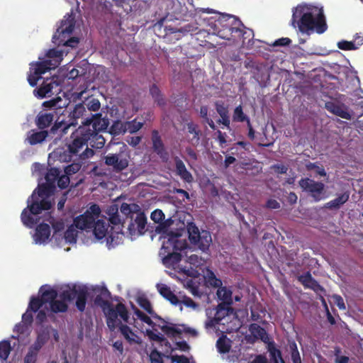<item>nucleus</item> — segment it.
I'll list each match as a JSON object with an SVG mask.
<instances>
[{
    "mask_svg": "<svg viewBox=\"0 0 363 363\" xmlns=\"http://www.w3.org/2000/svg\"><path fill=\"white\" fill-rule=\"evenodd\" d=\"M78 291L79 289H77L75 286H74L72 289L63 290L60 294V298L65 302L72 301L75 298Z\"/></svg>",
    "mask_w": 363,
    "mask_h": 363,
    "instance_id": "53",
    "label": "nucleus"
},
{
    "mask_svg": "<svg viewBox=\"0 0 363 363\" xmlns=\"http://www.w3.org/2000/svg\"><path fill=\"white\" fill-rule=\"evenodd\" d=\"M152 149L154 152L163 160L167 161L169 154L165 150L164 145L161 139L159 132L154 130L152 132Z\"/></svg>",
    "mask_w": 363,
    "mask_h": 363,
    "instance_id": "19",
    "label": "nucleus"
},
{
    "mask_svg": "<svg viewBox=\"0 0 363 363\" xmlns=\"http://www.w3.org/2000/svg\"><path fill=\"white\" fill-rule=\"evenodd\" d=\"M215 108L220 118L217 121L218 124H223L227 128H230V120L228 107L223 101H218L215 103Z\"/></svg>",
    "mask_w": 363,
    "mask_h": 363,
    "instance_id": "24",
    "label": "nucleus"
},
{
    "mask_svg": "<svg viewBox=\"0 0 363 363\" xmlns=\"http://www.w3.org/2000/svg\"><path fill=\"white\" fill-rule=\"evenodd\" d=\"M89 116V114L87 113L84 104H77L74 106L73 110L68 115V123H67L63 121H58L56 120L50 128V133L55 135L60 131L61 135L66 134L70 126H76L78 125V119L82 118V121H84V119Z\"/></svg>",
    "mask_w": 363,
    "mask_h": 363,
    "instance_id": "8",
    "label": "nucleus"
},
{
    "mask_svg": "<svg viewBox=\"0 0 363 363\" xmlns=\"http://www.w3.org/2000/svg\"><path fill=\"white\" fill-rule=\"evenodd\" d=\"M248 116L243 112L241 105L235 108L233 113V121L234 122H245Z\"/></svg>",
    "mask_w": 363,
    "mask_h": 363,
    "instance_id": "54",
    "label": "nucleus"
},
{
    "mask_svg": "<svg viewBox=\"0 0 363 363\" xmlns=\"http://www.w3.org/2000/svg\"><path fill=\"white\" fill-rule=\"evenodd\" d=\"M120 211L127 218H130L133 220L134 214L140 211V207L136 203H123L120 207Z\"/></svg>",
    "mask_w": 363,
    "mask_h": 363,
    "instance_id": "40",
    "label": "nucleus"
},
{
    "mask_svg": "<svg viewBox=\"0 0 363 363\" xmlns=\"http://www.w3.org/2000/svg\"><path fill=\"white\" fill-rule=\"evenodd\" d=\"M268 352L269 353L270 361L272 363H285L281 357V351L272 343L269 344Z\"/></svg>",
    "mask_w": 363,
    "mask_h": 363,
    "instance_id": "44",
    "label": "nucleus"
},
{
    "mask_svg": "<svg viewBox=\"0 0 363 363\" xmlns=\"http://www.w3.org/2000/svg\"><path fill=\"white\" fill-rule=\"evenodd\" d=\"M160 294L165 299L169 301L172 305L177 306L180 303L178 297L171 290L170 287L166 284H160L157 286Z\"/></svg>",
    "mask_w": 363,
    "mask_h": 363,
    "instance_id": "32",
    "label": "nucleus"
},
{
    "mask_svg": "<svg viewBox=\"0 0 363 363\" xmlns=\"http://www.w3.org/2000/svg\"><path fill=\"white\" fill-rule=\"evenodd\" d=\"M56 186L50 185L48 183L38 186L37 195L34 191L28 199V207L24 208L21 213V220L23 223L29 228H32L36 224L37 220L31 216L38 215L43 210H49L51 208V202L45 197L51 195L55 190Z\"/></svg>",
    "mask_w": 363,
    "mask_h": 363,
    "instance_id": "4",
    "label": "nucleus"
},
{
    "mask_svg": "<svg viewBox=\"0 0 363 363\" xmlns=\"http://www.w3.org/2000/svg\"><path fill=\"white\" fill-rule=\"evenodd\" d=\"M82 103L84 104V106L87 111L96 112L101 108V103L99 100L94 97L87 98Z\"/></svg>",
    "mask_w": 363,
    "mask_h": 363,
    "instance_id": "49",
    "label": "nucleus"
},
{
    "mask_svg": "<svg viewBox=\"0 0 363 363\" xmlns=\"http://www.w3.org/2000/svg\"><path fill=\"white\" fill-rule=\"evenodd\" d=\"M50 228L47 223H40L35 228V233L33 235L34 241L36 244H43L46 242L50 236Z\"/></svg>",
    "mask_w": 363,
    "mask_h": 363,
    "instance_id": "25",
    "label": "nucleus"
},
{
    "mask_svg": "<svg viewBox=\"0 0 363 363\" xmlns=\"http://www.w3.org/2000/svg\"><path fill=\"white\" fill-rule=\"evenodd\" d=\"M56 115L57 112L54 111H40L35 118V124L39 130H45V128L50 127L53 123Z\"/></svg>",
    "mask_w": 363,
    "mask_h": 363,
    "instance_id": "16",
    "label": "nucleus"
},
{
    "mask_svg": "<svg viewBox=\"0 0 363 363\" xmlns=\"http://www.w3.org/2000/svg\"><path fill=\"white\" fill-rule=\"evenodd\" d=\"M200 235L201 233L196 225L189 228V239L192 244L196 242V240L199 238Z\"/></svg>",
    "mask_w": 363,
    "mask_h": 363,
    "instance_id": "62",
    "label": "nucleus"
},
{
    "mask_svg": "<svg viewBox=\"0 0 363 363\" xmlns=\"http://www.w3.org/2000/svg\"><path fill=\"white\" fill-rule=\"evenodd\" d=\"M69 182L70 179L69 175L65 174L61 176L59 175L57 183L60 189H65L69 186Z\"/></svg>",
    "mask_w": 363,
    "mask_h": 363,
    "instance_id": "61",
    "label": "nucleus"
},
{
    "mask_svg": "<svg viewBox=\"0 0 363 363\" xmlns=\"http://www.w3.org/2000/svg\"><path fill=\"white\" fill-rule=\"evenodd\" d=\"M157 7L155 16H157V23L164 27L167 35L176 34L177 39H179L191 30V26L189 24L180 28L167 25L168 22L174 19L179 20L182 17L183 7L178 0H157Z\"/></svg>",
    "mask_w": 363,
    "mask_h": 363,
    "instance_id": "3",
    "label": "nucleus"
},
{
    "mask_svg": "<svg viewBox=\"0 0 363 363\" xmlns=\"http://www.w3.org/2000/svg\"><path fill=\"white\" fill-rule=\"evenodd\" d=\"M77 23L76 13L72 9L60 21L56 32L52 36V42L57 46L63 45L76 48L79 42L77 37L72 36Z\"/></svg>",
    "mask_w": 363,
    "mask_h": 363,
    "instance_id": "6",
    "label": "nucleus"
},
{
    "mask_svg": "<svg viewBox=\"0 0 363 363\" xmlns=\"http://www.w3.org/2000/svg\"><path fill=\"white\" fill-rule=\"evenodd\" d=\"M108 223L103 220H96L93 226V233L95 238L98 240H101L106 237L107 243L113 247L118 244L117 239L118 238V233L114 234L112 232H108Z\"/></svg>",
    "mask_w": 363,
    "mask_h": 363,
    "instance_id": "12",
    "label": "nucleus"
},
{
    "mask_svg": "<svg viewBox=\"0 0 363 363\" xmlns=\"http://www.w3.org/2000/svg\"><path fill=\"white\" fill-rule=\"evenodd\" d=\"M38 354V353L28 350L24 357L23 363H37Z\"/></svg>",
    "mask_w": 363,
    "mask_h": 363,
    "instance_id": "64",
    "label": "nucleus"
},
{
    "mask_svg": "<svg viewBox=\"0 0 363 363\" xmlns=\"http://www.w3.org/2000/svg\"><path fill=\"white\" fill-rule=\"evenodd\" d=\"M325 108L333 114L342 118L350 120L351 116L347 108L344 104H340L333 101H328L325 104Z\"/></svg>",
    "mask_w": 363,
    "mask_h": 363,
    "instance_id": "22",
    "label": "nucleus"
},
{
    "mask_svg": "<svg viewBox=\"0 0 363 363\" xmlns=\"http://www.w3.org/2000/svg\"><path fill=\"white\" fill-rule=\"evenodd\" d=\"M135 218L131 220L130 223L128 225V230L131 235L135 233V225H137V230L139 234H142L147 224V218L143 212L138 211L135 213Z\"/></svg>",
    "mask_w": 363,
    "mask_h": 363,
    "instance_id": "20",
    "label": "nucleus"
},
{
    "mask_svg": "<svg viewBox=\"0 0 363 363\" xmlns=\"http://www.w3.org/2000/svg\"><path fill=\"white\" fill-rule=\"evenodd\" d=\"M50 63V61H47L46 60L43 62H36L30 67V72H33L35 75L41 77L46 72L55 69Z\"/></svg>",
    "mask_w": 363,
    "mask_h": 363,
    "instance_id": "34",
    "label": "nucleus"
},
{
    "mask_svg": "<svg viewBox=\"0 0 363 363\" xmlns=\"http://www.w3.org/2000/svg\"><path fill=\"white\" fill-rule=\"evenodd\" d=\"M160 329L167 335L172 337H174L176 335H180L182 333V330L181 329L167 325L160 326Z\"/></svg>",
    "mask_w": 363,
    "mask_h": 363,
    "instance_id": "57",
    "label": "nucleus"
},
{
    "mask_svg": "<svg viewBox=\"0 0 363 363\" xmlns=\"http://www.w3.org/2000/svg\"><path fill=\"white\" fill-rule=\"evenodd\" d=\"M216 295L218 299L222 301L220 303L228 304V306L233 305V291L230 288L227 286L219 287L217 290Z\"/></svg>",
    "mask_w": 363,
    "mask_h": 363,
    "instance_id": "33",
    "label": "nucleus"
},
{
    "mask_svg": "<svg viewBox=\"0 0 363 363\" xmlns=\"http://www.w3.org/2000/svg\"><path fill=\"white\" fill-rule=\"evenodd\" d=\"M60 174V170L59 168L51 167L49 169L45 176L46 183L56 186V182L57 181Z\"/></svg>",
    "mask_w": 363,
    "mask_h": 363,
    "instance_id": "47",
    "label": "nucleus"
},
{
    "mask_svg": "<svg viewBox=\"0 0 363 363\" xmlns=\"http://www.w3.org/2000/svg\"><path fill=\"white\" fill-rule=\"evenodd\" d=\"M84 133L85 138L87 139V147L90 146L91 148L101 149L104 146L106 140L99 132L91 131L89 128L88 130H84Z\"/></svg>",
    "mask_w": 363,
    "mask_h": 363,
    "instance_id": "18",
    "label": "nucleus"
},
{
    "mask_svg": "<svg viewBox=\"0 0 363 363\" xmlns=\"http://www.w3.org/2000/svg\"><path fill=\"white\" fill-rule=\"evenodd\" d=\"M181 233L169 231L168 239L164 242L162 247L160 250V255H164L166 250H171L174 252L182 251L187 248L188 245L186 240L179 239Z\"/></svg>",
    "mask_w": 363,
    "mask_h": 363,
    "instance_id": "14",
    "label": "nucleus"
},
{
    "mask_svg": "<svg viewBox=\"0 0 363 363\" xmlns=\"http://www.w3.org/2000/svg\"><path fill=\"white\" fill-rule=\"evenodd\" d=\"M297 279L306 289H312L315 292L324 290L323 287L312 277L310 272L298 276Z\"/></svg>",
    "mask_w": 363,
    "mask_h": 363,
    "instance_id": "21",
    "label": "nucleus"
},
{
    "mask_svg": "<svg viewBox=\"0 0 363 363\" xmlns=\"http://www.w3.org/2000/svg\"><path fill=\"white\" fill-rule=\"evenodd\" d=\"M162 256V262L168 268H176V265L182 259V254L179 252H174L171 250H166L164 255H160Z\"/></svg>",
    "mask_w": 363,
    "mask_h": 363,
    "instance_id": "27",
    "label": "nucleus"
},
{
    "mask_svg": "<svg viewBox=\"0 0 363 363\" xmlns=\"http://www.w3.org/2000/svg\"><path fill=\"white\" fill-rule=\"evenodd\" d=\"M316 11V7L306 4L298 5L292 11L291 26L294 28L298 27L302 33H307L314 29L318 34L323 33L328 28L325 16L323 10L320 9L315 17L314 11Z\"/></svg>",
    "mask_w": 363,
    "mask_h": 363,
    "instance_id": "2",
    "label": "nucleus"
},
{
    "mask_svg": "<svg viewBox=\"0 0 363 363\" xmlns=\"http://www.w3.org/2000/svg\"><path fill=\"white\" fill-rule=\"evenodd\" d=\"M86 145L87 139L85 138L84 129L77 130L72 134L69 142L63 147L56 148L50 157L62 162L86 160L94 155V151L87 147Z\"/></svg>",
    "mask_w": 363,
    "mask_h": 363,
    "instance_id": "1",
    "label": "nucleus"
},
{
    "mask_svg": "<svg viewBox=\"0 0 363 363\" xmlns=\"http://www.w3.org/2000/svg\"><path fill=\"white\" fill-rule=\"evenodd\" d=\"M174 162L177 175L184 182L191 183L194 181V177L191 173L186 169L184 162L177 156L174 157Z\"/></svg>",
    "mask_w": 363,
    "mask_h": 363,
    "instance_id": "23",
    "label": "nucleus"
},
{
    "mask_svg": "<svg viewBox=\"0 0 363 363\" xmlns=\"http://www.w3.org/2000/svg\"><path fill=\"white\" fill-rule=\"evenodd\" d=\"M57 292L55 289L48 287L45 289L44 286L40 287L38 296H32L29 301V308L32 309L33 312H37L43 307L44 304L49 303V305L57 297Z\"/></svg>",
    "mask_w": 363,
    "mask_h": 363,
    "instance_id": "11",
    "label": "nucleus"
},
{
    "mask_svg": "<svg viewBox=\"0 0 363 363\" xmlns=\"http://www.w3.org/2000/svg\"><path fill=\"white\" fill-rule=\"evenodd\" d=\"M249 331L253 337V342L259 339L262 342H267L269 340L268 335L264 328L257 323H251L249 325Z\"/></svg>",
    "mask_w": 363,
    "mask_h": 363,
    "instance_id": "29",
    "label": "nucleus"
},
{
    "mask_svg": "<svg viewBox=\"0 0 363 363\" xmlns=\"http://www.w3.org/2000/svg\"><path fill=\"white\" fill-rule=\"evenodd\" d=\"M349 194L345 192L339 195L337 198L326 203L325 207L330 210H337L349 199Z\"/></svg>",
    "mask_w": 363,
    "mask_h": 363,
    "instance_id": "37",
    "label": "nucleus"
},
{
    "mask_svg": "<svg viewBox=\"0 0 363 363\" xmlns=\"http://www.w3.org/2000/svg\"><path fill=\"white\" fill-rule=\"evenodd\" d=\"M131 308L133 310L135 315L137 316L138 319H140V320H142L143 322L145 323L146 324L151 327L155 326V324L152 320V319L148 315L145 314L143 312L140 311L134 304L131 305Z\"/></svg>",
    "mask_w": 363,
    "mask_h": 363,
    "instance_id": "52",
    "label": "nucleus"
},
{
    "mask_svg": "<svg viewBox=\"0 0 363 363\" xmlns=\"http://www.w3.org/2000/svg\"><path fill=\"white\" fill-rule=\"evenodd\" d=\"M151 219L157 223H160L164 219V214L160 209L153 211L150 216Z\"/></svg>",
    "mask_w": 363,
    "mask_h": 363,
    "instance_id": "63",
    "label": "nucleus"
},
{
    "mask_svg": "<svg viewBox=\"0 0 363 363\" xmlns=\"http://www.w3.org/2000/svg\"><path fill=\"white\" fill-rule=\"evenodd\" d=\"M109 124L108 119L102 117V113H96L94 114H89V116L86 117L84 121H82V125L83 126L89 127L92 125L93 130L91 131L100 132L106 130Z\"/></svg>",
    "mask_w": 363,
    "mask_h": 363,
    "instance_id": "15",
    "label": "nucleus"
},
{
    "mask_svg": "<svg viewBox=\"0 0 363 363\" xmlns=\"http://www.w3.org/2000/svg\"><path fill=\"white\" fill-rule=\"evenodd\" d=\"M88 297V292L84 289H79L77 295L76 296V307L80 311L83 312L85 310L86 301Z\"/></svg>",
    "mask_w": 363,
    "mask_h": 363,
    "instance_id": "41",
    "label": "nucleus"
},
{
    "mask_svg": "<svg viewBox=\"0 0 363 363\" xmlns=\"http://www.w3.org/2000/svg\"><path fill=\"white\" fill-rule=\"evenodd\" d=\"M173 223L174 220L171 218H169L167 220H162L157 226V230L159 232H162L168 234L170 231L169 230V228Z\"/></svg>",
    "mask_w": 363,
    "mask_h": 363,
    "instance_id": "58",
    "label": "nucleus"
},
{
    "mask_svg": "<svg viewBox=\"0 0 363 363\" xmlns=\"http://www.w3.org/2000/svg\"><path fill=\"white\" fill-rule=\"evenodd\" d=\"M301 188L309 193L315 201L324 199L325 185L320 182H315L309 178H303L299 181Z\"/></svg>",
    "mask_w": 363,
    "mask_h": 363,
    "instance_id": "13",
    "label": "nucleus"
},
{
    "mask_svg": "<svg viewBox=\"0 0 363 363\" xmlns=\"http://www.w3.org/2000/svg\"><path fill=\"white\" fill-rule=\"evenodd\" d=\"M231 340L225 335H222L216 341V348L220 354L229 352L231 348Z\"/></svg>",
    "mask_w": 363,
    "mask_h": 363,
    "instance_id": "39",
    "label": "nucleus"
},
{
    "mask_svg": "<svg viewBox=\"0 0 363 363\" xmlns=\"http://www.w3.org/2000/svg\"><path fill=\"white\" fill-rule=\"evenodd\" d=\"M11 344L8 340L1 341L0 342V358L6 360L11 352Z\"/></svg>",
    "mask_w": 363,
    "mask_h": 363,
    "instance_id": "55",
    "label": "nucleus"
},
{
    "mask_svg": "<svg viewBox=\"0 0 363 363\" xmlns=\"http://www.w3.org/2000/svg\"><path fill=\"white\" fill-rule=\"evenodd\" d=\"M240 167L245 169L247 172H251V174H257L262 171V167L260 166L259 162L256 160L242 162Z\"/></svg>",
    "mask_w": 363,
    "mask_h": 363,
    "instance_id": "45",
    "label": "nucleus"
},
{
    "mask_svg": "<svg viewBox=\"0 0 363 363\" xmlns=\"http://www.w3.org/2000/svg\"><path fill=\"white\" fill-rule=\"evenodd\" d=\"M53 84L50 82H43L41 86L33 91L34 95L40 99L46 96L48 94L52 93Z\"/></svg>",
    "mask_w": 363,
    "mask_h": 363,
    "instance_id": "43",
    "label": "nucleus"
},
{
    "mask_svg": "<svg viewBox=\"0 0 363 363\" xmlns=\"http://www.w3.org/2000/svg\"><path fill=\"white\" fill-rule=\"evenodd\" d=\"M130 155L126 145L123 144L118 152L108 153L104 156V160L106 165L111 167L116 173L125 170L129 165Z\"/></svg>",
    "mask_w": 363,
    "mask_h": 363,
    "instance_id": "9",
    "label": "nucleus"
},
{
    "mask_svg": "<svg viewBox=\"0 0 363 363\" xmlns=\"http://www.w3.org/2000/svg\"><path fill=\"white\" fill-rule=\"evenodd\" d=\"M82 160L72 161L71 164L65 167V173L67 175H72L77 173L81 168V162Z\"/></svg>",
    "mask_w": 363,
    "mask_h": 363,
    "instance_id": "56",
    "label": "nucleus"
},
{
    "mask_svg": "<svg viewBox=\"0 0 363 363\" xmlns=\"http://www.w3.org/2000/svg\"><path fill=\"white\" fill-rule=\"evenodd\" d=\"M216 27L218 37L233 42L241 38L244 42L246 38L245 35L247 33L244 30L246 28L242 21L232 15H222L216 21Z\"/></svg>",
    "mask_w": 363,
    "mask_h": 363,
    "instance_id": "7",
    "label": "nucleus"
},
{
    "mask_svg": "<svg viewBox=\"0 0 363 363\" xmlns=\"http://www.w3.org/2000/svg\"><path fill=\"white\" fill-rule=\"evenodd\" d=\"M186 128L188 133L193 135V137L190 138L189 142L194 146L198 145L200 143V136L201 135L199 125L193 122H189L186 124Z\"/></svg>",
    "mask_w": 363,
    "mask_h": 363,
    "instance_id": "35",
    "label": "nucleus"
},
{
    "mask_svg": "<svg viewBox=\"0 0 363 363\" xmlns=\"http://www.w3.org/2000/svg\"><path fill=\"white\" fill-rule=\"evenodd\" d=\"M50 311L53 313H65L68 310V305L66 302L61 300L55 299L50 304Z\"/></svg>",
    "mask_w": 363,
    "mask_h": 363,
    "instance_id": "46",
    "label": "nucleus"
},
{
    "mask_svg": "<svg viewBox=\"0 0 363 363\" xmlns=\"http://www.w3.org/2000/svg\"><path fill=\"white\" fill-rule=\"evenodd\" d=\"M101 209L96 204L91 205L83 214L74 219V225L79 230L92 229L94 223L99 217Z\"/></svg>",
    "mask_w": 363,
    "mask_h": 363,
    "instance_id": "10",
    "label": "nucleus"
},
{
    "mask_svg": "<svg viewBox=\"0 0 363 363\" xmlns=\"http://www.w3.org/2000/svg\"><path fill=\"white\" fill-rule=\"evenodd\" d=\"M206 282L209 286L213 287H218V289L222 286L221 280L218 279L212 272H211L210 274H208Z\"/></svg>",
    "mask_w": 363,
    "mask_h": 363,
    "instance_id": "59",
    "label": "nucleus"
},
{
    "mask_svg": "<svg viewBox=\"0 0 363 363\" xmlns=\"http://www.w3.org/2000/svg\"><path fill=\"white\" fill-rule=\"evenodd\" d=\"M50 133V130H37L35 129H31L26 133V137L25 138V143L30 145H35L38 144H42L44 141L46 140L47 138Z\"/></svg>",
    "mask_w": 363,
    "mask_h": 363,
    "instance_id": "17",
    "label": "nucleus"
},
{
    "mask_svg": "<svg viewBox=\"0 0 363 363\" xmlns=\"http://www.w3.org/2000/svg\"><path fill=\"white\" fill-rule=\"evenodd\" d=\"M150 93L155 101L160 106H164L165 99L163 98L159 87L156 84H152L150 88Z\"/></svg>",
    "mask_w": 363,
    "mask_h": 363,
    "instance_id": "48",
    "label": "nucleus"
},
{
    "mask_svg": "<svg viewBox=\"0 0 363 363\" xmlns=\"http://www.w3.org/2000/svg\"><path fill=\"white\" fill-rule=\"evenodd\" d=\"M149 357L151 363H163L162 354L157 349L152 350Z\"/></svg>",
    "mask_w": 363,
    "mask_h": 363,
    "instance_id": "60",
    "label": "nucleus"
},
{
    "mask_svg": "<svg viewBox=\"0 0 363 363\" xmlns=\"http://www.w3.org/2000/svg\"><path fill=\"white\" fill-rule=\"evenodd\" d=\"M46 56L48 58L46 60L50 61V64L55 69L60 65L62 60L63 51L57 49H50L47 52Z\"/></svg>",
    "mask_w": 363,
    "mask_h": 363,
    "instance_id": "36",
    "label": "nucleus"
},
{
    "mask_svg": "<svg viewBox=\"0 0 363 363\" xmlns=\"http://www.w3.org/2000/svg\"><path fill=\"white\" fill-rule=\"evenodd\" d=\"M137 302L139 304V306L142 308H143L145 311H146L147 313H148L150 315H151L152 316V318L159 319L161 321L165 323L164 319H162L161 317H160L156 313H155V312L152 309V304H151L150 301L147 299V298H146L145 296H140L138 298Z\"/></svg>",
    "mask_w": 363,
    "mask_h": 363,
    "instance_id": "38",
    "label": "nucleus"
},
{
    "mask_svg": "<svg viewBox=\"0 0 363 363\" xmlns=\"http://www.w3.org/2000/svg\"><path fill=\"white\" fill-rule=\"evenodd\" d=\"M118 324L117 328H119L121 333L123 335L124 338L128 342L129 344H140L141 339L136 335L127 325L122 323L121 320L118 318Z\"/></svg>",
    "mask_w": 363,
    "mask_h": 363,
    "instance_id": "26",
    "label": "nucleus"
},
{
    "mask_svg": "<svg viewBox=\"0 0 363 363\" xmlns=\"http://www.w3.org/2000/svg\"><path fill=\"white\" fill-rule=\"evenodd\" d=\"M62 99L60 97L52 99L48 101H45L43 103L42 106L44 108H48V111H56L57 113L58 109H61L62 106L58 105L59 102H61Z\"/></svg>",
    "mask_w": 363,
    "mask_h": 363,
    "instance_id": "50",
    "label": "nucleus"
},
{
    "mask_svg": "<svg viewBox=\"0 0 363 363\" xmlns=\"http://www.w3.org/2000/svg\"><path fill=\"white\" fill-rule=\"evenodd\" d=\"M216 312L214 315L218 318V320L221 322L225 317L230 315H234L235 311L231 305L225 303H219L216 308Z\"/></svg>",
    "mask_w": 363,
    "mask_h": 363,
    "instance_id": "31",
    "label": "nucleus"
},
{
    "mask_svg": "<svg viewBox=\"0 0 363 363\" xmlns=\"http://www.w3.org/2000/svg\"><path fill=\"white\" fill-rule=\"evenodd\" d=\"M50 338V333L48 329L45 328L38 333L37 337L34 343L29 347L35 352L38 353L41 348L45 345Z\"/></svg>",
    "mask_w": 363,
    "mask_h": 363,
    "instance_id": "28",
    "label": "nucleus"
},
{
    "mask_svg": "<svg viewBox=\"0 0 363 363\" xmlns=\"http://www.w3.org/2000/svg\"><path fill=\"white\" fill-rule=\"evenodd\" d=\"M106 213L109 216L108 220L111 224L116 225L122 223L117 205L113 204L110 206L107 209Z\"/></svg>",
    "mask_w": 363,
    "mask_h": 363,
    "instance_id": "42",
    "label": "nucleus"
},
{
    "mask_svg": "<svg viewBox=\"0 0 363 363\" xmlns=\"http://www.w3.org/2000/svg\"><path fill=\"white\" fill-rule=\"evenodd\" d=\"M78 232L76 227L72 224L65 232V239L67 242L75 243L77 242Z\"/></svg>",
    "mask_w": 363,
    "mask_h": 363,
    "instance_id": "51",
    "label": "nucleus"
},
{
    "mask_svg": "<svg viewBox=\"0 0 363 363\" xmlns=\"http://www.w3.org/2000/svg\"><path fill=\"white\" fill-rule=\"evenodd\" d=\"M99 291V294H97L94 298V303L101 308L108 329L111 331H114L117 328L118 316L125 323H128L129 313L125 306L122 303H118L113 307V304L108 300L111 298V293L108 289L104 286Z\"/></svg>",
    "mask_w": 363,
    "mask_h": 363,
    "instance_id": "5",
    "label": "nucleus"
},
{
    "mask_svg": "<svg viewBox=\"0 0 363 363\" xmlns=\"http://www.w3.org/2000/svg\"><path fill=\"white\" fill-rule=\"evenodd\" d=\"M212 242V238L211 233L208 231L203 230L196 240V242L193 244L198 246V247L202 252H206L208 250L211 243Z\"/></svg>",
    "mask_w": 363,
    "mask_h": 363,
    "instance_id": "30",
    "label": "nucleus"
}]
</instances>
